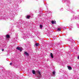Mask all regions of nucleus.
Returning a JSON list of instances; mask_svg holds the SVG:
<instances>
[{
	"instance_id": "12",
	"label": "nucleus",
	"mask_w": 79,
	"mask_h": 79,
	"mask_svg": "<svg viewBox=\"0 0 79 79\" xmlns=\"http://www.w3.org/2000/svg\"><path fill=\"white\" fill-rule=\"evenodd\" d=\"M40 28H42V25H40Z\"/></svg>"
},
{
	"instance_id": "10",
	"label": "nucleus",
	"mask_w": 79,
	"mask_h": 79,
	"mask_svg": "<svg viewBox=\"0 0 79 79\" xmlns=\"http://www.w3.org/2000/svg\"><path fill=\"white\" fill-rule=\"evenodd\" d=\"M27 19H29V18H31V16L30 15H27Z\"/></svg>"
},
{
	"instance_id": "16",
	"label": "nucleus",
	"mask_w": 79,
	"mask_h": 79,
	"mask_svg": "<svg viewBox=\"0 0 79 79\" xmlns=\"http://www.w3.org/2000/svg\"><path fill=\"white\" fill-rule=\"evenodd\" d=\"M10 65H12V62H11L10 64Z\"/></svg>"
},
{
	"instance_id": "20",
	"label": "nucleus",
	"mask_w": 79,
	"mask_h": 79,
	"mask_svg": "<svg viewBox=\"0 0 79 79\" xmlns=\"http://www.w3.org/2000/svg\"><path fill=\"white\" fill-rule=\"evenodd\" d=\"M72 13H73V11H72Z\"/></svg>"
},
{
	"instance_id": "13",
	"label": "nucleus",
	"mask_w": 79,
	"mask_h": 79,
	"mask_svg": "<svg viewBox=\"0 0 79 79\" xmlns=\"http://www.w3.org/2000/svg\"><path fill=\"white\" fill-rule=\"evenodd\" d=\"M57 30L59 31H61V30H60V28H58L57 29Z\"/></svg>"
},
{
	"instance_id": "7",
	"label": "nucleus",
	"mask_w": 79,
	"mask_h": 79,
	"mask_svg": "<svg viewBox=\"0 0 79 79\" xmlns=\"http://www.w3.org/2000/svg\"><path fill=\"white\" fill-rule=\"evenodd\" d=\"M6 38H7V39H8V38H10V35H6Z\"/></svg>"
},
{
	"instance_id": "17",
	"label": "nucleus",
	"mask_w": 79,
	"mask_h": 79,
	"mask_svg": "<svg viewBox=\"0 0 79 79\" xmlns=\"http://www.w3.org/2000/svg\"><path fill=\"white\" fill-rule=\"evenodd\" d=\"M54 23L56 24V21H55L54 22Z\"/></svg>"
},
{
	"instance_id": "19",
	"label": "nucleus",
	"mask_w": 79,
	"mask_h": 79,
	"mask_svg": "<svg viewBox=\"0 0 79 79\" xmlns=\"http://www.w3.org/2000/svg\"><path fill=\"white\" fill-rule=\"evenodd\" d=\"M77 59H79V56L77 57Z\"/></svg>"
},
{
	"instance_id": "22",
	"label": "nucleus",
	"mask_w": 79,
	"mask_h": 79,
	"mask_svg": "<svg viewBox=\"0 0 79 79\" xmlns=\"http://www.w3.org/2000/svg\"><path fill=\"white\" fill-rule=\"evenodd\" d=\"M44 0L45 1V0Z\"/></svg>"
},
{
	"instance_id": "2",
	"label": "nucleus",
	"mask_w": 79,
	"mask_h": 79,
	"mask_svg": "<svg viewBox=\"0 0 79 79\" xmlns=\"http://www.w3.org/2000/svg\"><path fill=\"white\" fill-rule=\"evenodd\" d=\"M28 36H29V34H28L27 35H25L24 36H23V38L24 39H27V38L28 37Z\"/></svg>"
},
{
	"instance_id": "21",
	"label": "nucleus",
	"mask_w": 79,
	"mask_h": 79,
	"mask_svg": "<svg viewBox=\"0 0 79 79\" xmlns=\"http://www.w3.org/2000/svg\"><path fill=\"white\" fill-rule=\"evenodd\" d=\"M66 1H67V0H66Z\"/></svg>"
},
{
	"instance_id": "3",
	"label": "nucleus",
	"mask_w": 79,
	"mask_h": 79,
	"mask_svg": "<svg viewBox=\"0 0 79 79\" xmlns=\"http://www.w3.org/2000/svg\"><path fill=\"white\" fill-rule=\"evenodd\" d=\"M16 49H17V50H20V52H22L23 50V48H19V47H17L16 48Z\"/></svg>"
},
{
	"instance_id": "14",
	"label": "nucleus",
	"mask_w": 79,
	"mask_h": 79,
	"mask_svg": "<svg viewBox=\"0 0 79 79\" xmlns=\"http://www.w3.org/2000/svg\"><path fill=\"white\" fill-rule=\"evenodd\" d=\"M52 24H54V22H53V21H52Z\"/></svg>"
},
{
	"instance_id": "8",
	"label": "nucleus",
	"mask_w": 79,
	"mask_h": 79,
	"mask_svg": "<svg viewBox=\"0 0 79 79\" xmlns=\"http://www.w3.org/2000/svg\"><path fill=\"white\" fill-rule=\"evenodd\" d=\"M32 73H33V74H35V70H32Z\"/></svg>"
},
{
	"instance_id": "18",
	"label": "nucleus",
	"mask_w": 79,
	"mask_h": 79,
	"mask_svg": "<svg viewBox=\"0 0 79 79\" xmlns=\"http://www.w3.org/2000/svg\"><path fill=\"white\" fill-rule=\"evenodd\" d=\"M2 51H4V49H2Z\"/></svg>"
},
{
	"instance_id": "6",
	"label": "nucleus",
	"mask_w": 79,
	"mask_h": 79,
	"mask_svg": "<svg viewBox=\"0 0 79 79\" xmlns=\"http://www.w3.org/2000/svg\"><path fill=\"white\" fill-rule=\"evenodd\" d=\"M50 55L51 58H53V54H52V53H51L50 54Z\"/></svg>"
},
{
	"instance_id": "1",
	"label": "nucleus",
	"mask_w": 79,
	"mask_h": 79,
	"mask_svg": "<svg viewBox=\"0 0 79 79\" xmlns=\"http://www.w3.org/2000/svg\"><path fill=\"white\" fill-rule=\"evenodd\" d=\"M36 73H37V78L38 79H40L41 78V72L37 70L36 71Z\"/></svg>"
},
{
	"instance_id": "9",
	"label": "nucleus",
	"mask_w": 79,
	"mask_h": 79,
	"mask_svg": "<svg viewBox=\"0 0 79 79\" xmlns=\"http://www.w3.org/2000/svg\"><path fill=\"white\" fill-rule=\"evenodd\" d=\"M39 43H36L35 44V45L36 47H37L39 46Z\"/></svg>"
},
{
	"instance_id": "5",
	"label": "nucleus",
	"mask_w": 79,
	"mask_h": 79,
	"mask_svg": "<svg viewBox=\"0 0 79 79\" xmlns=\"http://www.w3.org/2000/svg\"><path fill=\"white\" fill-rule=\"evenodd\" d=\"M68 68L69 70H71V69H72V68L70 66H68Z\"/></svg>"
},
{
	"instance_id": "11",
	"label": "nucleus",
	"mask_w": 79,
	"mask_h": 79,
	"mask_svg": "<svg viewBox=\"0 0 79 79\" xmlns=\"http://www.w3.org/2000/svg\"><path fill=\"white\" fill-rule=\"evenodd\" d=\"M52 74L53 75H55V71H54L53 72H52Z\"/></svg>"
},
{
	"instance_id": "4",
	"label": "nucleus",
	"mask_w": 79,
	"mask_h": 79,
	"mask_svg": "<svg viewBox=\"0 0 79 79\" xmlns=\"http://www.w3.org/2000/svg\"><path fill=\"white\" fill-rule=\"evenodd\" d=\"M24 54H25V55H26V56H29V53L26 52H25Z\"/></svg>"
},
{
	"instance_id": "15",
	"label": "nucleus",
	"mask_w": 79,
	"mask_h": 79,
	"mask_svg": "<svg viewBox=\"0 0 79 79\" xmlns=\"http://www.w3.org/2000/svg\"><path fill=\"white\" fill-rule=\"evenodd\" d=\"M22 24H24V21H22Z\"/></svg>"
}]
</instances>
